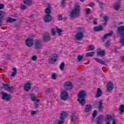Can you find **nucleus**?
Listing matches in <instances>:
<instances>
[{"instance_id":"obj_1","label":"nucleus","mask_w":124,"mask_h":124,"mask_svg":"<svg viewBox=\"0 0 124 124\" xmlns=\"http://www.w3.org/2000/svg\"><path fill=\"white\" fill-rule=\"evenodd\" d=\"M86 96H87V92L85 90L79 91L78 94V101L81 106H85L86 104Z\"/></svg>"},{"instance_id":"obj_2","label":"nucleus","mask_w":124,"mask_h":124,"mask_svg":"<svg viewBox=\"0 0 124 124\" xmlns=\"http://www.w3.org/2000/svg\"><path fill=\"white\" fill-rule=\"evenodd\" d=\"M80 10H81L80 6L78 4H76L74 9L70 13V17L73 19L78 17L80 15Z\"/></svg>"},{"instance_id":"obj_3","label":"nucleus","mask_w":124,"mask_h":124,"mask_svg":"<svg viewBox=\"0 0 124 124\" xmlns=\"http://www.w3.org/2000/svg\"><path fill=\"white\" fill-rule=\"evenodd\" d=\"M117 34L120 36V43L124 46V26H121L117 28Z\"/></svg>"},{"instance_id":"obj_4","label":"nucleus","mask_w":124,"mask_h":124,"mask_svg":"<svg viewBox=\"0 0 124 124\" xmlns=\"http://www.w3.org/2000/svg\"><path fill=\"white\" fill-rule=\"evenodd\" d=\"M66 116H67V112L65 111H62L60 114V120L58 121V124H64V121L66 119Z\"/></svg>"},{"instance_id":"obj_5","label":"nucleus","mask_w":124,"mask_h":124,"mask_svg":"<svg viewBox=\"0 0 124 124\" xmlns=\"http://www.w3.org/2000/svg\"><path fill=\"white\" fill-rule=\"evenodd\" d=\"M85 37V34L83 32H78L75 35V38L76 40H77L78 41H81L83 40V38Z\"/></svg>"},{"instance_id":"obj_6","label":"nucleus","mask_w":124,"mask_h":124,"mask_svg":"<svg viewBox=\"0 0 124 124\" xmlns=\"http://www.w3.org/2000/svg\"><path fill=\"white\" fill-rule=\"evenodd\" d=\"M58 54H53L51 55L48 60L49 63L50 64H53V63H55V62H57V60H58Z\"/></svg>"},{"instance_id":"obj_7","label":"nucleus","mask_w":124,"mask_h":124,"mask_svg":"<svg viewBox=\"0 0 124 124\" xmlns=\"http://www.w3.org/2000/svg\"><path fill=\"white\" fill-rule=\"evenodd\" d=\"M107 120H108L106 122L107 124H110L111 121H112V124H116V119L114 118L112 115L108 114L106 115Z\"/></svg>"},{"instance_id":"obj_8","label":"nucleus","mask_w":124,"mask_h":124,"mask_svg":"<svg viewBox=\"0 0 124 124\" xmlns=\"http://www.w3.org/2000/svg\"><path fill=\"white\" fill-rule=\"evenodd\" d=\"M1 94L3 100H6V101H9V100H10L11 98V95H10V94L4 93V92H1Z\"/></svg>"},{"instance_id":"obj_9","label":"nucleus","mask_w":124,"mask_h":124,"mask_svg":"<svg viewBox=\"0 0 124 124\" xmlns=\"http://www.w3.org/2000/svg\"><path fill=\"white\" fill-rule=\"evenodd\" d=\"M69 97V95L68 94V93L66 91H62L61 94V98L62 100H67Z\"/></svg>"},{"instance_id":"obj_10","label":"nucleus","mask_w":124,"mask_h":124,"mask_svg":"<svg viewBox=\"0 0 124 124\" xmlns=\"http://www.w3.org/2000/svg\"><path fill=\"white\" fill-rule=\"evenodd\" d=\"M25 43L28 47H31L33 45V38H28L25 41Z\"/></svg>"},{"instance_id":"obj_11","label":"nucleus","mask_w":124,"mask_h":124,"mask_svg":"<svg viewBox=\"0 0 124 124\" xmlns=\"http://www.w3.org/2000/svg\"><path fill=\"white\" fill-rule=\"evenodd\" d=\"M42 46V42L40 40H37L34 44V48L37 50H39L41 49Z\"/></svg>"},{"instance_id":"obj_12","label":"nucleus","mask_w":124,"mask_h":124,"mask_svg":"<svg viewBox=\"0 0 124 124\" xmlns=\"http://www.w3.org/2000/svg\"><path fill=\"white\" fill-rule=\"evenodd\" d=\"M64 87L65 89V90H69L70 91V90H72V88H73V86L72 85V83H71V82L68 81L64 83Z\"/></svg>"},{"instance_id":"obj_13","label":"nucleus","mask_w":124,"mask_h":124,"mask_svg":"<svg viewBox=\"0 0 124 124\" xmlns=\"http://www.w3.org/2000/svg\"><path fill=\"white\" fill-rule=\"evenodd\" d=\"M53 17L51 15H46L44 17V21L45 23H50L52 21Z\"/></svg>"},{"instance_id":"obj_14","label":"nucleus","mask_w":124,"mask_h":124,"mask_svg":"<svg viewBox=\"0 0 124 124\" xmlns=\"http://www.w3.org/2000/svg\"><path fill=\"white\" fill-rule=\"evenodd\" d=\"M107 89L108 93L112 92V91L114 90V84L113 83H112L111 81L108 82V86H107Z\"/></svg>"},{"instance_id":"obj_15","label":"nucleus","mask_w":124,"mask_h":124,"mask_svg":"<svg viewBox=\"0 0 124 124\" xmlns=\"http://www.w3.org/2000/svg\"><path fill=\"white\" fill-rule=\"evenodd\" d=\"M104 119V117L103 115H100L98 117H97L96 123L97 124H102V122H103V120Z\"/></svg>"},{"instance_id":"obj_16","label":"nucleus","mask_w":124,"mask_h":124,"mask_svg":"<svg viewBox=\"0 0 124 124\" xmlns=\"http://www.w3.org/2000/svg\"><path fill=\"white\" fill-rule=\"evenodd\" d=\"M30 97H31V99L32 101H35L36 102H39L40 101V99H36L37 97H38L37 96L35 95L34 93H31L30 94Z\"/></svg>"},{"instance_id":"obj_17","label":"nucleus","mask_w":124,"mask_h":124,"mask_svg":"<svg viewBox=\"0 0 124 124\" xmlns=\"http://www.w3.org/2000/svg\"><path fill=\"white\" fill-rule=\"evenodd\" d=\"M31 84L30 82H27L25 84L24 89V90L26 91V92H28V91H30L31 90Z\"/></svg>"},{"instance_id":"obj_18","label":"nucleus","mask_w":124,"mask_h":124,"mask_svg":"<svg viewBox=\"0 0 124 124\" xmlns=\"http://www.w3.org/2000/svg\"><path fill=\"white\" fill-rule=\"evenodd\" d=\"M3 87L5 88V90H6V91H8V92H10L11 91H12L14 88L13 86H9V85L8 84L4 83L3 84Z\"/></svg>"},{"instance_id":"obj_19","label":"nucleus","mask_w":124,"mask_h":124,"mask_svg":"<svg viewBox=\"0 0 124 124\" xmlns=\"http://www.w3.org/2000/svg\"><path fill=\"white\" fill-rule=\"evenodd\" d=\"M93 108V107L92 105L90 104H87L85 106V108L84 109L85 112L86 113H89V112H91L92 111V109Z\"/></svg>"},{"instance_id":"obj_20","label":"nucleus","mask_w":124,"mask_h":124,"mask_svg":"<svg viewBox=\"0 0 124 124\" xmlns=\"http://www.w3.org/2000/svg\"><path fill=\"white\" fill-rule=\"evenodd\" d=\"M23 3L27 6H31L32 4V0H23Z\"/></svg>"},{"instance_id":"obj_21","label":"nucleus","mask_w":124,"mask_h":124,"mask_svg":"<svg viewBox=\"0 0 124 124\" xmlns=\"http://www.w3.org/2000/svg\"><path fill=\"white\" fill-rule=\"evenodd\" d=\"M113 35H114V32H113V31H110L109 33L104 35V37L103 38V40H105L108 36H113Z\"/></svg>"},{"instance_id":"obj_22","label":"nucleus","mask_w":124,"mask_h":124,"mask_svg":"<svg viewBox=\"0 0 124 124\" xmlns=\"http://www.w3.org/2000/svg\"><path fill=\"white\" fill-rule=\"evenodd\" d=\"M45 14H46V15H51L52 10H51L50 6H48V7L45 9Z\"/></svg>"},{"instance_id":"obj_23","label":"nucleus","mask_w":124,"mask_h":124,"mask_svg":"<svg viewBox=\"0 0 124 124\" xmlns=\"http://www.w3.org/2000/svg\"><path fill=\"white\" fill-rule=\"evenodd\" d=\"M98 110L99 112H103V110H102V108H103V106H102L103 103H102V101H99L98 102Z\"/></svg>"},{"instance_id":"obj_24","label":"nucleus","mask_w":124,"mask_h":124,"mask_svg":"<svg viewBox=\"0 0 124 124\" xmlns=\"http://www.w3.org/2000/svg\"><path fill=\"white\" fill-rule=\"evenodd\" d=\"M94 31H103V26H96L94 27Z\"/></svg>"},{"instance_id":"obj_25","label":"nucleus","mask_w":124,"mask_h":124,"mask_svg":"<svg viewBox=\"0 0 124 124\" xmlns=\"http://www.w3.org/2000/svg\"><path fill=\"white\" fill-rule=\"evenodd\" d=\"M106 53V51L104 50L99 51L97 52V56H102V57H104Z\"/></svg>"},{"instance_id":"obj_26","label":"nucleus","mask_w":124,"mask_h":124,"mask_svg":"<svg viewBox=\"0 0 124 124\" xmlns=\"http://www.w3.org/2000/svg\"><path fill=\"white\" fill-rule=\"evenodd\" d=\"M17 19L16 18H13L11 17H9L6 21L7 23H13L14 22H16Z\"/></svg>"},{"instance_id":"obj_27","label":"nucleus","mask_w":124,"mask_h":124,"mask_svg":"<svg viewBox=\"0 0 124 124\" xmlns=\"http://www.w3.org/2000/svg\"><path fill=\"white\" fill-rule=\"evenodd\" d=\"M102 95V91L100 90V88H98L97 90V93L96 94V97H100Z\"/></svg>"},{"instance_id":"obj_28","label":"nucleus","mask_w":124,"mask_h":124,"mask_svg":"<svg viewBox=\"0 0 124 124\" xmlns=\"http://www.w3.org/2000/svg\"><path fill=\"white\" fill-rule=\"evenodd\" d=\"M114 10H116V11H118L119 9L121 8V6H120V3L118 2H116L115 4L113 6Z\"/></svg>"},{"instance_id":"obj_29","label":"nucleus","mask_w":124,"mask_h":124,"mask_svg":"<svg viewBox=\"0 0 124 124\" xmlns=\"http://www.w3.org/2000/svg\"><path fill=\"white\" fill-rule=\"evenodd\" d=\"M124 105H121L119 108V114L122 115L124 113Z\"/></svg>"},{"instance_id":"obj_30","label":"nucleus","mask_w":124,"mask_h":124,"mask_svg":"<svg viewBox=\"0 0 124 124\" xmlns=\"http://www.w3.org/2000/svg\"><path fill=\"white\" fill-rule=\"evenodd\" d=\"M94 60L97 62H98V63H100L101 64H104L105 63V62L97 58H94Z\"/></svg>"},{"instance_id":"obj_31","label":"nucleus","mask_w":124,"mask_h":124,"mask_svg":"<svg viewBox=\"0 0 124 124\" xmlns=\"http://www.w3.org/2000/svg\"><path fill=\"white\" fill-rule=\"evenodd\" d=\"M5 16V12L0 10V19L3 20V18Z\"/></svg>"},{"instance_id":"obj_32","label":"nucleus","mask_w":124,"mask_h":124,"mask_svg":"<svg viewBox=\"0 0 124 124\" xmlns=\"http://www.w3.org/2000/svg\"><path fill=\"white\" fill-rule=\"evenodd\" d=\"M56 29L57 31V33L58 34L59 36H61V35H62V29H59L58 26L56 27Z\"/></svg>"},{"instance_id":"obj_33","label":"nucleus","mask_w":124,"mask_h":124,"mask_svg":"<svg viewBox=\"0 0 124 124\" xmlns=\"http://www.w3.org/2000/svg\"><path fill=\"white\" fill-rule=\"evenodd\" d=\"M13 73L11 74V76L12 77H15L16 76V74H17V70H16V68L14 67L13 68Z\"/></svg>"},{"instance_id":"obj_34","label":"nucleus","mask_w":124,"mask_h":124,"mask_svg":"<svg viewBox=\"0 0 124 124\" xmlns=\"http://www.w3.org/2000/svg\"><path fill=\"white\" fill-rule=\"evenodd\" d=\"M43 40L44 42H47V41H49L50 40V37L48 35L44 36H43Z\"/></svg>"},{"instance_id":"obj_35","label":"nucleus","mask_w":124,"mask_h":124,"mask_svg":"<svg viewBox=\"0 0 124 124\" xmlns=\"http://www.w3.org/2000/svg\"><path fill=\"white\" fill-rule=\"evenodd\" d=\"M94 55V52H91L86 53V57H93Z\"/></svg>"},{"instance_id":"obj_36","label":"nucleus","mask_w":124,"mask_h":124,"mask_svg":"<svg viewBox=\"0 0 124 124\" xmlns=\"http://www.w3.org/2000/svg\"><path fill=\"white\" fill-rule=\"evenodd\" d=\"M64 65H65V64H64V62H62L61 63L60 65V68L61 70H63V68H64Z\"/></svg>"},{"instance_id":"obj_37","label":"nucleus","mask_w":124,"mask_h":124,"mask_svg":"<svg viewBox=\"0 0 124 124\" xmlns=\"http://www.w3.org/2000/svg\"><path fill=\"white\" fill-rule=\"evenodd\" d=\"M83 60V56H81V55H79L78 56V62H80L81 61Z\"/></svg>"},{"instance_id":"obj_38","label":"nucleus","mask_w":124,"mask_h":124,"mask_svg":"<svg viewBox=\"0 0 124 124\" xmlns=\"http://www.w3.org/2000/svg\"><path fill=\"white\" fill-rule=\"evenodd\" d=\"M100 8L102 10H104V3L103 2H100Z\"/></svg>"},{"instance_id":"obj_39","label":"nucleus","mask_w":124,"mask_h":124,"mask_svg":"<svg viewBox=\"0 0 124 124\" xmlns=\"http://www.w3.org/2000/svg\"><path fill=\"white\" fill-rule=\"evenodd\" d=\"M70 118H71V122H74V119H75V115H74V114H72L70 116Z\"/></svg>"},{"instance_id":"obj_40","label":"nucleus","mask_w":124,"mask_h":124,"mask_svg":"<svg viewBox=\"0 0 124 124\" xmlns=\"http://www.w3.org/2000/svg\"><path fill=\"white\" fill-rule=\"evenodd\" d=\"M20 9H22V10H25L27 9V6L24 5V4H21L20 5Z\"/></svg>"},{"instance_id":"obj_41","label":"nucleus","mask_w":124,"mask_h":124,"mask_svg":"<svg viewBox=\"0 0 124 124\" xmlns=\"http://www.w3.org/2000/svg\"><path fill=\"white\" fill-rule=\"evenodd\" d=\"M94 50V46L93 45L89 46V51H93Z\"/></svg>"},{"instance_id":"obj_42","label":"nucleus","mask_w":124,"mask_h":124,"mask_svg":"<svg viewBox=\"0 0 124 124\" xmlns=\"http://www.w3.org/2000/svg\"><path fill=\"white\" fill-rule=\"evenodd\" d=\"M31 60L33 62H36L37 61V57L36 55H33L31 58Z\"/></svg>"},{"instance_id":"obj_43","label":"nucleus","mask_w":124,"mask_h":124,"mask_svg":"<svg viewBox=\"0 0 124 124\" xmlns=\"http://www.w3.org/2000/svg\"><path fill=\"white\" fill-rule=\"evenodd\" d=\"M96 115H97V110H94V111L93 113V118H95L96 116Z\"/></svg>"},{"instance_id":"obj_44","label":"nucleus","mask_w":124,"mask_h":124,"mask_svg":"<svg viewBox=\"0 0 124 124\" xmlns=\"http://www.w3.org/2000/svg\"><path fill=\"white\" fill-rule=\"evenodd\" d=\"M108 16H104V20L105 21L104 25H106L107 24V21H108Z\"/></svg>"},{"instance_id":"obj_45","label":"nucleus","mask_w":124,"mask_h":124,"mask_svg":"<svg viewBox=\"0 0 124 124\" xmlns=\"http://www.w3.org/2000/svg\"><path fill=\"white\" fill-rule=\"evenodd\" d=\"M52 78L53 79V80L57 79V75H56V73H54L52 74Z\"/></svg>"},{"instance_id":"obj_46","label":"nucleus","mask_w":124,"mask_h":124,"mask_svg":"<svg viewBox=\"0 0 124 124\" xmlns=\"http://www.w3.org/2000/svg\"><path fill=\"white\" fill-rule=\"evenodd\" d=\"M85 11L86 12V14H90V13H91L90 11H92V10H91V9L90 8H86L85 9Z\"/></svg>"},{"instance_id":"obj_47","label":"nucleus","mask_w":124,"mask_h":124,"mask_svg":"<svg viewBox=\"0 0 124 124\" xmlns=\"http://www.w3.org/2000/svg\"><path fill=\"white\" fill-rule=\"evenodd\" d=\"M105 47H107V48H108V47H109V46H110V43L109 42V41H108L105 45Z\"/></svg>"},{"instance_id":"obj_48","label":"nucleus","mask_w":124,"mask_h":124,"mask_svg":"<svg viewBox=\"0 0 124 124\" xmlns=\"http://www.w3.org/2000/svg\"><path fill=\"white\" fill-rule=\"evenodd\" d=\"M62 19H63V18H62V15H59L58 17V20H59V21H62Z\"/></svg>"},{"instance_id":"obj_49","label":"nucleus","mask_w":124,"mask_h":124,"mask_svg":"<svg viewBox=\"0 0 124 124\" xmlns=\"http://www.w3.org/2000/svg\"><path fill=\"white\" fill-rule=\"evenodd\" d=\"M51 32H52V34L53 35H56V32L55 31V29H51Z\"/></svg>"},{"instance_id":"obj_50","label":"nucleus","mask_w":124,"mask_h":124,"mask_svg":"<svg viewBox=\"0 0 124 124\" xmlns=\"http://www.w3.org/2000/svg\"><path fill=\"white\" fill-rule=\"evenodd\" d=\"M4 8V4L0 3V9H3Z\"/></svg>"},{"instance_id":"obj_51","label":"nucleus","mask_w":124,"mask_h":124,"mask_svg":"<svg viewBox=\"0 0 124 124\" xmlns=\"http://www.w3.org/2000/svg\"><path fill=\"white\" fill-rule=\"evenodd\" d=\"M35 114H36V111H35L34 110H32L31 111V115L32 116H34V115H35Z\"/></svg>"},{"instance_id":"obj_52","label":"nucleus","mask_w":124,"mask_h":124,"mask_svg":"<svg viewBox=\"0 0 124 124\" xmlns=\"http://www.w3.org/2000/svg\"><path fill=\"white\" fill-rule=\"evenodd\" d=\"M38 104L37 103H34V107L35 108H38Z\"/></svg>"},{"instance_id":"obj_53","label":"nucleus","mask_w":124,"mask_h":124,"mask_svg":"<svg viewBox=\"0 0 124 124\" xmlns=\"http://www.w3.org/2000/svg\"><path fill=\"white\" fill-rule=\"evenodd\" d=\"M94 3L91 2V3H89V6L92 7V6H94Z\"/></svg>"},{"instance_id":"obj_54","label":"nucleus","mask_w":124,"mask_h":124,"mask_svg":"<svg viewBox=\"0 0 124 124\" xmlns=\"http://www.w3.org/2000/svg\"><path fill=\"white\" fill-rule=\"evenodd\" d=\"M2 25V19H0V27H1Z\"/></svg>"},{"instance_id":"obj_55","label":"nucleus","mask_w":124,"mask_h":124,"mask_svg":"<svg viewBox=\"0 0 124 124\" xmlns=\"http://www.w3.org/2000/svg\"><path fill=\"white\" fill-rule=\"evenodd\" d=\"M62 7H65V5H64V2H62Z\"/></svg>"},{"instance_id":"obj_56","label":"nucleus","mask_w":124,"mask_h":124,"mask_svg":"<svg viewBox=\"0 0 124 124\" xmlns=\"http://www.w3.org/2000/svg\"><path fill=\"white\" fill-rule=\"evenodd\" d=\"M96 24H97V23L96 22V21H94L93 22V25H96Z\"/></svg>"},{"instance_id":"obj_57","label":"nucleus","mask_w":124,"mask_h":124,"mask_svg":"<svg viewBox=\"0 0 124 124\" xmlns=\"http://www.w3.org/2000/svg\"><path fill=\"white\" fill-rule=\"evenodd\" d=\"M114 51H115V52H118V51L117 50V48H115Z\"/></svg>"},{"instance_id":"obj_58","label":"nucleus","mask_w":124,"mask_h":124,"mask_svg":"<svg viewBox=\"0 0 124 124\" xmlns=\"http://www.w3.org/2000/svg\"><path fill=\"white\" fill-rule=\"evenodd\" d=\"M65 0H62V2L65 3Z\"/></svg>"},{"instance_id":"obj_59","label":"nucleus","mask_w":124,"mask_h":124,"mask_svg":"<svg viewBox=\"0 0 124 124\" xmlns=\"http://www.w3.org/2000/svg\"><path fill=\"white\" fill-rule=\"evenodd\" d=\"M122 24H124V23H123V22H121L120 23V25H122Z\"/></svg>"},{"instance_id":"obj_60","label":"nucleus","mask_w":124,"mask_h":124,"mask_svg":"<svg viewBox=\"0 0 124 124\" xmlns=\"http://www.w3.org/2000/svg\"><path fill=\"white\" fill-rule=\"evenodd\" d=\"M84 0H80V1H81V2H83V1H84Z\"/></svg>"},{"instance_id":"obj_61","label":"nucleus","mask_w":124,"mask_h":124,"mask_svg":"<svg viewBox=\"0 0 124 124\" xmlns=\"http://www.w3.org/2000/svg\"><path fill=\"white\" fill-rule=\"evenodd\" d=\"M81 29H82V28H81V27H80V28H79V30Z\"/></svg>"},{"instance_id":"obj_62","label":"nucleus","mask_w":124,"mask_h":124,"mask_svg":"<svg viewBox=\"0 0 124 124\" xmlns=\"http://www.w3.org/2000/svg\"><path fill=\"white\" fill-rule=\"evenodd\" d=\"M97 1H98V0H97Z\"/></svg>"}]
</instances>
